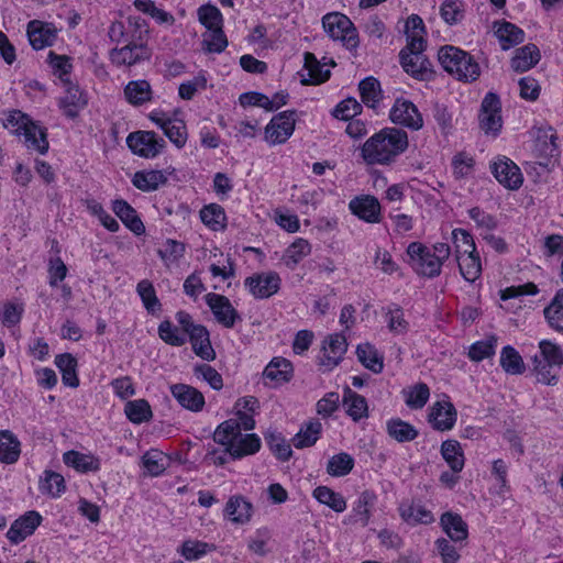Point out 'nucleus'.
Returning <instances> with one entry per match:
<instances>
[{
  "mask_svg": "<svg viewBox=\"0 0 563 563\" xmlns=\"http://www.w3.org/2000/svg\"><path fill=\"white\" fill-rule=\"evenodd\" d=\"M343 407L345 408L346 413L354 421H358L367 417L368 407L365 397L358 395L349 387L344 389Z\"/></svg>",
  "mask_w": 563,
  "mask_h": 563,
  "instance_id": "nucleus-34",
  "label": "nucleus"
},
{
  "mask_svg": "<svg viewBox=\"0 0 563 563\" xmlns=\"http://www.w3.org/2000/svg\"><path fill=\"white\" fill-rule=\"evenodd\" d=\"M325 33L333 40L340 41L347 49L358 47V33L353 22L343 13L331 12L322 18Z\"/></svg>",
  "mask_w": 563,
  "mask_h": 563,
  "instance_id": "nucleus-6",
  "label": "nucleus"
},
{
  "mask_svg": "<svg viewBox=\"0 0 563 563\" xmlns=\"http://www.w3.org/2000/svg\"><path fill=\"white\" fill-rule=\"evenodd\" d=\"M389 118L394 123L411 130H419L423 125L422 115L417 107L411 101L401 98L396 99L390 110Z\"/></svg>",
  "mask_w": 563,
  "mask_h": 563,
  "instance_id": "nucleus-16",
  "label": "nucleus"
},
{
  "mask_svg": "<svg viewBox=\"0 0 563 563\" xmlns=\"http://www.w3.org/2000/svg\"><path fill=\"white\" fill-rule=\"evenodd\" d=\"M136 291L148 312L154 313L157 310H161V302L156 296L155 288L150 280L143 279L139 282Z\"/></svg>",
  "mask_w": 563,
  "mask_h": 563,
  "instance_id": "nucleus-61",
  "label": "nucleus"
},
{
  "mask_svg": "<svg viewBox=\"0 0 563 563\" xmlns=\"http://www.w3.org/2000/svg\"><path fill=\"white\" fill-rule=\"evenodd\" d=\"M494 177L504 187L510 190L518 189L523 181L520 168L508 157L499 156L490 164Z\"/></svg>",
  "mask_w": 563,
  "mask_h": 563,
  "instance_id": "nucleus-14",
  "label": "nucleus"
},
{
  "mask_svg": "<svg viewBox=\"0 0 563 563\" xmlns=\"http://www.w3.org/2000/svg\"><path fill=\"white\" fill-rule=\"evenodd\" d=\"M3 126L16 135H24L25 145L41 154L48 151L46 130L35 124L20 110H12L3 120Z\"/></svg>",
  "mask_w": 563,
  "mask_h": 563,
  "instance_id": "nucleus-5",
  "label": "nucleus"
},
{
  "mask_svg": "<svg viewBox=\"0 0 563 563\" xmlns=\"http://www.w3.org/2000/svg\"><path fill=\"white\" fill-rule=\"evenodd\" d=\"M41 522L42 516L37 511H27L13 521L7 537L12 543L18 544L31 536Z\"/></svg>",
  "mask_w": 563,
  "mask_h": 563,
  "instance_id": "nucleus-19",
  "label": "nucleus"
},
{
  "mask_svg": "<svg viewBox=\"0 0 563 563\" xmlns=\"http://www.w3.org/2000/svg\"><path fill=\"white\" fill-rule=\"evenodd\" d=\"M109 56L112 64L131 67L148 60L152 56V51L146 43L129 40L124 46L112 48Z\"/></svg>",
  "mask_w": 563,
  "mask_h": 563,
  "instance_id": "nucleus-9",
  "label": "nucleus"
},
{
  "mask_svg": "<svg viewBox=\"0 0 563 563\" xmlns=\"http://www.w3.org/2000/svg\"><path fill=\"white\" fill-rule=\"evenodd\" d=\"M27 37L34 49H43L53 45L56 40V29L49 23L33 20L27 24Z\"/></svg>",
  "mask_w": 563,
  "mask_h": 563,
  "instance_id": "nucleus-21",
  "label": "nucleus"
},
{
  "mask_svg": "<svg viewBox=\"0 0 563 563\" xmlns=\"http://www.w3.org/2000/svg\"><path fill=\"white\" fill-rule=\"evenodd\" d=\"M292 366L283 357H274L264 369V377L275 383H285L291 378Z\"/></svg>",
  "mask_w": 563,
  "mask_h": 563,
  "instance_id": "nucleus-42",
  "label": "nucleus"
},
{
  "mask_svg": "<svg viewBox=\"0 0 563 563\" xmlns=\"http://www.w3.org/2000/svg\"><path fill=\"white\" fill-rule=\"evenodd\" d=\"M66 84V92L59 100V107L66 117L74 119L78 115L79 111L86 107L87 97L78 86H75L69 81Z\"/></svg>",
  "mask_w": 563,
  "mask_h": 563,
  "instance_id": "nucleus-23",
  "label": "nucleus"
},
{
  "mask_svg": "<svg viewBox=\"0 0 563 563\" xmlns=\"http://www.w3.org/2000/svg\"><path fill=\"white\" fill-rule=\"evenodd\" d=\"M376 499L377 497L373 492H362L353 507L351 520L366 527L371 519V508L375 505Z\"/></svg>",
  "mask_w": 563,
  "mask_h": 563,
  "instance_id": "nucleus-35",
  "label": "nucleus"
},
{
  "mask_svg": "<svg viewBox=\"0 0 563 563\" xmlns=\"http://www.w3.org/2000/svg\"><path fill=\"white\" fill-rule=\"evenodd\" d=\"M423 49L424 46L411 48L410 45H406L399 53L400 64L404 70L419 80L429 79L432 75V65L422 54Z\"/></svg>",
  "mask_w": 563,
  "mask_h": 563,
  "instance_id": "nucleus-8",
  "label": "nucleus"
},
{
  "mask_svg": "<svg viewBox=\"0 0 563 563\" xmlns=\"http://www.w3.org/2000/svg\"><path fill=\"white\" fill-rule=\"evenodd\" d=\"M158 336L172 346H181L187 342L185 333L175 327L169 320H164L159 323Z\"/></svg>",
  "mask_w": 563,
  "mask_h": 563,
  "instance_id": "nucleus-62",
  "label": "nucleus"
},
{
  "mask_svg": "<svg viewBox=\"0 0 563 563\" xmlns=\"http://www.w3.org/2000/svg\"><path fill=\"white\" fill-rule=\"evenodd\" d=\"M252 510V504L242 496H232L225 506V515L235 523L249 522Z\"/></svg>",
  "mask_w": 563,
  "mask_h": 563,
  "instance_id": "nucleus-32",
  "label": "nucleus"
},
{
  "mask_svg": "<svg viewBox=\"0 0 563 563\" xmlns=\"http://www.w3.org/2000/svg\"><path fill=\"white\" fill-rule=\"evenodd\" d=\"M310 253V243L305 239H297L287 247L283 261L288 268L294 269Z\"/></svg>",
  "mask_w": 563,
  "mask_h": 563,
  "instance_id": "nucleus-47",
  "label": "nucleus"
},
{
  "mask_svg": "<svg viewBox=\"0 0 563 563\" xmlns=\"http://www.w3.org/2000/svg\"><path fill=\"white\" fill-rule=\"evenodd\" d=\"M213 441L223 448L232 460L255 454L261 449V439L255 433L243 434L240 423L234 419L221 422L213 432Z\"/></svg>",
  "mask_w": 563,
  "mask_h": 563,
  "instance_id": "nucleus-2",
  "label": "nucleus"
},
{
  "mask_svg": "<svg viewBox=\"0 0 563 563\" xmlns=\"http://www.w3.org/2000/svg\"><path fill=\"white\" fill-rule=\"evenodd\" d=\"M441 455L453 473H460L463 470L465 459L459 441L453 439L443 441Z\"/></svg>",
  "mask_w": 563,
  "mask_h": 563,
  "instance_id": "nucleus-33",
  "label": "nucleus"
},
{
  "mask_svg": "<svg viewBox=\"0 0 563 563\" xmlns=\"http://www.w3.org/2000/svg\"><path fill=\"white\" fill-rule=\"evenodd\" d=\"M126 145L135 155L154 158L163 152L166 142L154 131H136L128 135Z\"/></svg>",
  "mask_w": 563,
  "mask_h": 563,
  "instance_id": "nucleus-7",
  "label": "nucleus"
},
{
  "mask_svg": "<svg viewBox=\"0 0 563 563\" xmlns=\"http://www.w3.org/2000/svg\"><path fill=\"white\" fill-rule=\"evenodd\" d=\"M40 488L52 497H58L65 490L64 477L58 473L46 471Z\"/></svg>",
  "mask_w": 563,
  "mask_h": 563,
  "instance_id": "nucleus-64",
  "label": "nucleus"
},
{
  "mask_svg": "<svg viewBox=\"0 0 563 563\" xmlns=\"http://www.w3.org/2000/svg\"><path fill=\"white\" fill-rule=\"evenodd\" d=\"M354 467V460L347 453H339L333 455L327 465V472L334 477L347 475Z\"/></svg>",
  "mask_w": 563,
  "mask_h": 563,
  "instance_id": "nucleus-55",
  "label": "nucleus"
},
{
  "mask_svg": "<svg viewBox=\"0 0 563 563\" xmlns=\"http://www.w3.org/2000/svg\"><path fill=\"white\" fill-rule=\"evenodd\" d=\"M385 321L394 334H405L409 329V322L405 319L402 308L396 303L385 309Z\"/></svg>",
  "mask_w": 563,
  "mask_h": 563,
  "instance_id": "nucleus-51",
  "label": "nucleus"
},
{
  "mask_svg": "<svg viewBox=\"0 0 563 563\" xmlns=\"http://www.w3.org/2000/svg\"><path fill=\"white\" fill-rule=\"evenodd\" d=\"M312 496L322 505L328 506L335 512H343L346 509V500L340 494L328 486H318L313 489Z\"/></svg>",
  "mask_w": 563,
  "mask_h": 563,
  "instance_id": "nucleus-43",
  "label": "nucleus"
},
{
  "mask_svg": "<svg viewBox=\"0 0 563 563\" xmlns=\"http://www.w3.org/2000/svg\"><path fill=\"white\" fill-rule=\"evenodd\" d=\"M346 350L347 343L343 334L335 333L330 335L323 344L322 366L331 371L340 363Z\"/></svg>",
  "mask_w": 563,
  "mask_h": 563,
  "instance_id": "nucleus-22",
  "label": "nucleus"
},
{
  "mask_svg": "<svg viewBox=\"0 0 563 563\" xmlns=\"http://www.w3.org/2000/svg\"><path fill=\"white\" fill-rule=\"evenodd\" d=\"M199 22L207 30H214L222 26V14L220 10L212 4H203L198 9Z\"/></svg>",
  "mask_w": 563,
  "mask_h": 563,
  "instance_id": "nucleus-63",
  "label": "nucleus"
},
{
  "mask_svg": "<svg viewBox=\"0 0 563 563\" xmlns=\"http://www.w3.org/2000/svg\"><path fill=\"white\" fill-rule=\"evenodd\" d=\"M532 373L538 383L555 386L559 382V375L562 367L547 363L540 358L532 357Z\"/></svg>",
  "mask_w": 563,
  "mask_h": 563,
  "instance_id": "nucleus-39",
  "label": "nucleus"
},
{
  "mask_svg": "<svg viewBox=\"0 0 563 563\" xmlns=\"http://www.w3.org/2000/svg\"><path fill=\"white\" fill-rule=\"evenodd\" d=\"M457 418V412L452 402L448 400L437 401L430 407L428 421L434 430H451Z\"/></svg>",
  "mask_w": 563,
  "mask_h": 563,
  "instance_id": "nucleus-18",
  "label": "nucleus"
},
{
  "mask_svg": "<svg viewBox=\"0 0 563 563\" xmlns=\"http://www.w3.org/2000/svg\"><path fill=\"white\" fill-rule=\"evenodd\" d=\"M64 463L74 467L78 472H96L100 468V462L92 455L79 453L77 451H68L63 456Z\"/></svg>",
  "mask_w": 563,
  "mask_h": 563,
  "instance_id": "nucleus-41",
  "label": "nucleus"
},
{
  "mask_svg": "<svg viewBox=\"0 0 563 563\" xmlns=\"http://www.w3.org/2000/svg\"><path fill=\"white\" fill-rule=\"evenodd\" d=\"M166 181L167 177L162 170L136 172L132 178V184L142 191H154Z\"/></svg>",
  "mask_w": 563,
  "mask_h": 563,
  "instance_id": "nucleus-37",
  "label": "nucleus"
},
{
  "mask_svg": "<svg viewBox=\"0 0 563 563\" xmlns=\"http://www.w3.org/2000/svg\"><path fill=\"white\" fill-rule=\"evenodd\" d=\"M202 48L208 53H221L228 46V38L221 27L207 30L202 34Z\"/></svg>",
  "mask_w": 563,
  "mask_h": 563,
  "instance_id": "nucleus-54",
  "label": "nucleus"
},
{
  "mask_svg": "<svg viewBox=\"0 0 563 563\" xmlns=\"http://www.w3.org/2000/svg\"><path fill=\"white\" fill-rule=\"evenodd\" d=\"M322 426L318 420H312L300 428L292 438V444L297 449H303L313 445L320 435Z\"/></svg>",
  "mask_w": 563,
  "mask_h": 563,
  "instance_id": "nucleus-45",
  "label": "nucleus"
},
{
  "mask_svg": "<svg viewBox=\"0 0 563 563\" xmlns=\"http://www.w3.org/2000/svg\"><path fill=\"white\" fill-rule=\"evenodd\" d=\"M125 415L133 423H142L152 418L150 404L144 399L129 401L125 405Z\"/></svg>",
  "mask_w": 563,
  "mask_h": 563,
  "instance_id": "nucleus-57",
  "label": "nucleus"
},
{
  "mask_svg": "<svg viewBox=\"0 0 563 563\" xmlns=\"http://www.w3.org/2000/svg\"><path fill=\"white\" fill-rule=\"evenodd\" d=\"M407 147V132L396 128H385L363 144L361 155L367 164L388 165Z\"/></svg>",
  "mask_w": 563,
  "mask_h": 563,
  "instance_id": "nucleus-1",
  "label": "nucleus"
},
{
  "mask_svg": "<svg viewBox=\"0 0 563 563\" xmlns=\"http://www.w3.org/2000/svg\"><path fill=\"white\" fill-rule=\"evenodd\" d=\"M170 393L178 404L192 412H199L205 407V397L197 388L186 384L170 386Z\"/></svg>",
  "mask_w": 563,
  "mask_h": 563,
  "instance_id": "nucleus-20",
  "label": "nucleus"
},
{
  "mask_svg": "<svg viewBox=\"0 0 563 563\" xmlns=\"http://www.w3.org/2000/svg\"><path fill=\"white\" fill-rule=\"evenodd\" d=\"M265 442L269 446L271 451L280 461H288L292 454L290 444L283 438L279 432L268 430L264 434Z\"/></svg>",
  "mask_w": 563,
  "mask_h": 563,
  "instance_id": "nucleus-52",
  "label": "nucleus"
},
{
  "mask_svg": "<svg viewBox=\"0 0 563 563\" xmlns=\"http://www.w3.org/2000/svg\"><path fill=\"white\" fill-rule=\"evenodd\" d=\"M405 402L410 409H421L428 402L430 389L427 384L419 383L404 390Z\"/></svg>",
  "mask_w": 563,
  "mask_h": 563,
  "instance_id": "nucleus-53",
  "label": "nucleus"
},
{
  "mask_svg": "<svg viewBox=\"0 0 563 563\" xmlns=\"http://www.w3.org/2000/svg\"><path fill=\"white\" fill-rule=\"evenodd\" d=\"M200 219L207 227L217 231L224 227L225 213L221 206L211 203L200 210Z\"/></svg>",
  "mask_w": 563,
  "mask_h": 563,
  "instance_id": "nucleus-56",
  "label": "nucleus"
},
{
  "mask_svg": "<svg viewBox=\"0 0 563 563\" xmlns=\"http://www.w3.org/2000/svg\"><path fill=\"white\" fill-rule=\"evenodd\" d=\"M350 211L367 223H379L382 207L378 199L371 195L354 197L349 203Z\"/></svg>",
  "mask_w": 563,
  "mask_h": 563,
  "instance_id": "nucleus-17",
  "label": "nucleus"
},
{
  "mask_svg": "<svg viewBox=\"0 0 563 563\" xmlns=\"http://www.w3.org/2000/svg\"><path fill=\"white\" fill-rule=\"evenodd\" d=\"M305 69L307 70L308 78L301 75V82L303 85H317L325 81L330 77V70L323 69L319 60L312 53H305Z\"/></svg>",
  "mask_w": 563,
  "mask_h": 563,
  "instance_id": "nucleus-38",
  "label": "nucleus"
},
{
  "mask_svg": "<svg viewBox=\"0 0 563 563\" xmlns=\"http://www.w3.org/2000/svg\"><path fill=\"white\" fill-rule=\"evenodd\" d=\"M206 303L212 311L216 320L224 328H233L241 317L236 309L232 306L228 297L214 292L205 296Z\"/></svg>",
  "mask_w": 563,
  "mask_h": 563,
  "instance_id": "nucleus-15",
  "label": "nucleus"
},
{
  "mask_svg": "<svg viewBox=\"0 0 563 563\" xmlns=\"http://www.w3.org/2000/svg\"><path fill=\"white\" fill-rule=\"evenodd\" d=\"M540 51L534 44H527L516 51L511 58V68L517 73H523L532 68L540 60Z\"/></svg>",
  "mask_w": 563,
  "mask_h": 563,
  "instance_id": "nucleus-31",
  "label": "nucleus"
},
{
  "mask_svg": "<svg viewBox=\"0 0 563 563\" xmlns=\"http://www.w3.org/2000/svg\"><path fill=\"white\" fill-rule=\"evenodd\" d=\"M494 32L499 41L500 47L506 51L525 41V32L508 21L494 23Z\"/></svg>",
  "mask_w": 563,
  "mask_h": 563,
  "instance_id": "nucleus-25",
  "label": "nucleus"
},
{
  "mask_svg": "<svg viewBox=\"0 0 563 563\" xmlns=\"http://www.w3.org/2000/svg\"><path fill=\"white\" fill-rule=\"evenodd\" d=\"M356 355L358 361L373 373L378 374L383 371V357L372 344H358L356 347Z\"/></svg>",
  "mask_w": 563,
  "mask_h": 563,
  "instance_id": "nucleus-46",
  "label": "nucleus"
},
{
  "mask_svg": "<svg viewBox=\"0 0 563 563\" xmlns=\"http://www.w3.org/2000/svg\"><path fill=\"white\" fill-rule=\"evenodd\" d=\"M500 366L510 375H520L526 369L521 355L510 345H507L501 350Z\"/></svg>",
  "mask_w": 563,
  "mask_h": 563,
  "instance_id": "nucleus-48",
  "label": "nucleus"
},
{
  "mask_svg": "<svg viewBox=\"0 0 563 563\" xmlns=\"http://www.w3.org/2000/svg\"><path fill=\"white\" fill-rule=\"evenodd\" d=\"M440 522L442 529L452 541L460 542L467 539V523L460 515L451 511L444 512L441 516Z\"/></svg>",
  "mask_w": 563,
  "mask_h": 563,
  "instance_id": "nucleus-28",
  "label": "nucleus"
},
{
  "mask_svg": "<svg viewBox=\"0 0 563 563\" xmlns=\"http://www.w3.org/2000/svg\"><path fill=\"white\" fill-rule=\"evenodd\" d=\"M214 549H216V547L213 544H210L207 542L197 541V540H187V541L183 542L178 552L186 560L195 561V560L202 558L207 553L213 551Z\"/></svg>",
  "mask_w": 563,
  "mask_h": 563,
  "instance_id": "nucleus-59",
  "label": "nucleus"
},
{
  "mask_svg": "<svg viewBox=\"0 0 563 563\" xmlns=\"http://www.w3.org/2000/svg\"><path fill=\"white\" fill-rule=\"evenodd\" d=\"M426 30L423 20L417 15L411 14L405 25V33L407 35V45L411 48H420L426 46V40L423 37Z\"/></svg>",
  "mask_w": 563,
  "mask_h": 563,
  "instance_id": "nucleus-44",
  "label": "nucleus"
},
{
  "mask_svg": "<svg viewBox=\"0 0 563 563\" xmlns=\"http://www.w3.org/2000/svg\"><path fill=\"white\" fill-rule=\"evenodd\" d=\"M409 264L420 276L434 278L441 274L443 263L451 255L446 243H435L432 249L420 242H411L407 247Z\"/></svg>",
  "mask_w": 563,
  "mask_h": 563,
  "instance_id": "nucleus-3",
  "label": "nucleus"
},
{
  "mask_svg": "<svg viewBox=\"0 0 563 563\" xmlns=\"http://www.w3.org/2000/svg\"><path fill=\"white\" fill-rule=\"evenodd\" d=\"M438 59L442 67L456 79L471 82L481 75L478 63L467 52L452 45L439 49Z\"/></svg>",
  "mask_w": 563,
  "mask_h": 563,
  "instance_id": "nucleus-4",
  "label": "nucleus"
},
{
  "mask_svg": "<svg viewBox=\"0 0 563 563\" xmlns=\"http://www.w3.org/2000/svg\"><path fill=\"white\" fill-rule=\"evenodd\" d=\"M21 454V442L10 430H0V463L14 464Z\"/></svg>",
  "mask_w": 563,
  "mask_h": 563,
  "instance_id": "nucleus-29",
  "label": "nucleus"
},
{
  "mask_svg": "<svg viewBox=\"0 0 563 563\" xmlns=\"http://www.w3.org/2000/svg\"><path fill=\"white\" fill-rule=\"evenodd\" d=\"M539 354H536L534 357L559 367L563 366V350L560 345L548 340H542L539 343Z\"/></svg>",
  "mask_w": 563,
  "mask_h": 563,
  "instance_id": "nucleus-60",
  "label": "nucleus"
},
{
  "mask_svg": "<svg viewBox=\"0 0 563 563\" xmlns=\"http://www.w3.org/2000/svg\"><path fill=\"white\" fill-rule=\"evenodd\" d=\"M55 365L60 371L62 380L66 386L75 388L79 385V379L76 372L77 361L71 354H58L55 357Z\"/></svg>",
  "mask_w": 563,
  "mask_h": 563,
  "instance_id": "nucleus-40",
  "label": "nucleus"
},
{
  "mask_svg": "<svg viewBox=\"0 0 563 563\" xmlns=\"http://www.w3.org/2000/svg\"><path fill=\"white\" fill-rule=\"evenodd\" d=\"M399 511L401 518L410 525L430 523L433 521V516L431 511L426 509L420 504H402L399 507Z\"/></svg>",
  "mask_w": 563,
  "mask_h": 563,
  "instance_id": "nucleus-49",
  "label": "nucleus"
},
{
  "mask_svg": "<svg viewBox=\"0 0 563 563\" xmlns=\"http://www.w3.org/2000/svg\"><path fill=\"white\" fill-rule=\"evenodd\" d=\"M112 210L115 216L136 235L145 232V227L139 218L135 209L123 199H117L112 202Z\"/></svg>",
  "mask_w": 563,
  "mask_h": 563,
  "instance_id": "nucleus-24",
  "label": "nucleus"
},
{
  "mask_svg": "<svg viewBox=\"0 0 563 563\" xmlns=\"http://www.w3.org/2000/svg\"><path fill=\"white\" fill-rule=\"evenodd\" d=\"M460 273L462 277L468 282L474 283L482 274V263L477 251L468 252L466 254L455 255Z\"/></svg>",
  "mask_w": 563,
  "mask_h": 563,
  "instance_id": "nucleus-30",
  "label": "nucleus"
},
{
  "mask_svg": "<svg viewBox=\"0 0 563 563\" xmlns=\"http://www.w3.org/2000/svg\"><path fill=\"white\" fill-rule=\"evenodd\" d=\"M124 97L130 104L140 107L153 99V90L147 80H132L124 88Z\"/></svg>",
  "mask_w": 563,
  "mask_h": 563,
  "instance_id": "nucleus-27",
  "label": "nucleus"
},
{
  "mask_svg": "<svg viewBox=\"0 0 563 563\" xmlns=\"http://www.w3.org/2000/svg\"><path fill=\"white\" fill-rule=\"evenodd\" d=\"M387 434L399 443L413 441L419 432L410 424L400 418H393L386 422Z\"/></svg>",
  "mask_w": 563,
  "mask_h": 563,
  "instance_id": "nucleus-36",
  "label": "nucleus"
},
{
  "mask_svg": "<svg viewBox=\"0 0 563 563\" xmlns=\"http://www.w3.org/2000/svg\"><path fill=\"white\" fill-rule=\"evenodd\" d=\"M362 101L371 108H375L380 99V85L374 77L363 79L358 85Z\"/></svg>",
  "mask_w": 563,
  "mask_h": 563,
  "instance_id": "nucleus-58",
  "label": "nucleus"
},
{
  "mask_svg": "<svg viewBox=\"0 0 563 563\" xmlns=\"http://www.w3.org/2000/svg\"><path fill=\"white\" fill-rule=\"evenodd\" d=\"M148 118L159 129L163 130L164 134L168 140L177 147L181 148L187 142V128L183 120L177 118H170L163 111H152Z\"/></svg>",
  "mask_w": 563,
  "mask_h": 563,
  "instance_id": "nucleus-12",
  "label": "nucleus"
},
{
  "mask_svg": "<svg viewBox=\"0 0 563 563\" xmlns=\"http://www.w3.org/2000/svg\"><path fill=\"white\" fill-rule=\"evenodd\" d=\"M187 336L189 338L196 355L205 361H213L216 358V352L210 342L209 331L205 325H197Z\"/></svg>",
  "mask_w": 563,
  "mask_h": 563,
  "instance_id": "nucleus-26",
  "label": "nucleus"
},
{
  "mask_svg": "<svg viewBox=\"0 0 563 563\" xmlns=\"http://www.w3.org/2000/svg\"><path fill=\"white\" fill-rule=\"evenodd\" d=\"M544 317L551 328L563 332V288L556 291L551 303L544 308Z\"/></svg>",
  "mask_w": 563,
  "mask_h": 563,
  "instance_id": "nucleus-50",
  "label": "nucleus"
},
{
  "mask_svg": "<svg viewBox=\"0 0 563 563\" xmlns=\"http://www.w3.org/2000/svg\"><path fill=\"white\" fill-rule=\"evenodd\" d=\"M282 279L276 272L253 274L244 280L245 287L256 299H266L278 292Z\"/></svg>",
  "mask_w": 563,
  "mask_h": 563,
  "instance_id": "nucleus-13",
  "label": "nucleus"
},
{
  "mask_svg": "<svg viewBox=\"0 0 563 563\" xmlns=\"http://www.w3.org/2000/svg\"><path fill=\"white\" fill-rule=\"evenodd\" d=\"M500 100L496 93L488 92L481 104L478 115L479 128L486 133L496 136L503 126Z\"/></svg>",
  "mask_w": 563,
  "mask_h": 563,
  "instance_id": "nucleus-11",
  "label": "nucleus"
},
{
  "mask_svg": "<svg viewBox=\"0 0 563 563\" xmlns=\"http://www.w3.org/2000/svg\"><path fill=\"white\" fill-rule=\"evenodd\" d=\"M296 111L286 110L272 118L265 128V141L271 145L285 143L294 133Z\"/></svg>",
  "mask_w": 563,
  "mask_h": 563,
  "instance_id": "nucleus-10",
  "label": "nucleus"
}]
</instances>
